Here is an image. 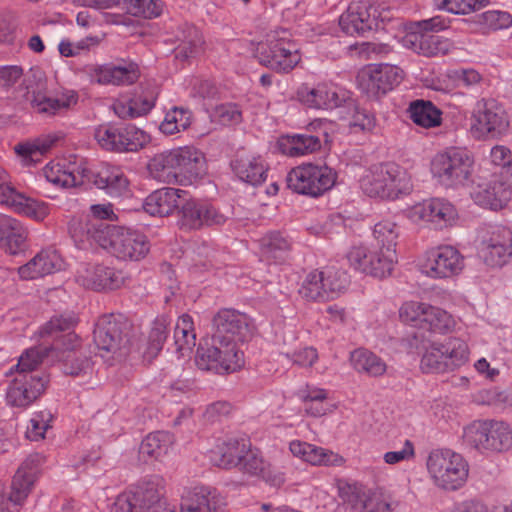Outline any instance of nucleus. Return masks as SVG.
I'll return each mask as SVG.
<instances>
[{"label": "nucleus", "instance_id": "obj_16", "mask_svg": "<svg viewBox=\"0 0 512 512\" xmlns=\"http://www.w3.org/2000/svg\"><path fill=\"white\" fill-rule=\"evenodd\" d=\"M405 213L414 223H430L438 229L455 225L459 217L456 207L444 198H432L417 203Z\"/></svg>", "mask_w": 512, "mask_h": 512}, {"label": "nucleus", "instance_id": "obj_5", "mask_svg": "<svg viewBox=\"0 0 512 512\" xmlns=\"http://www.w3.org/2000/svg\"><path fill=\"white\" fill-rule=\"evenodd\" d=\"M165 481L160 476L141 480L115 499L111 512H175L165 506Z\"/></svg>", "mask_w": 512, "mask_h": 512}, {"label": "nucleus", "instance_id": "obj_64", "mask_svg": "<svg viewBox=\"0 0 512 512\" xmlns=\"http://www.w3.org/2000/svg\"><path fill=\"white\" fill-rule=\"evenodd\" d=\"M211 120L222 125L237 124L242 119V112L235 103L217 105L210 114Z\"/></svg>", "mask_w": 512, "mask_h": 512}, {"label": "nucleus", "instance_id": "obj_45", "mask_svg": "<svg viewBox=\"0 0 512 512\" xmlns=\"http://www.w3.org/2000/svg\"><path fill=\"white\" fill-rule=\"evenodd\" d=\"M92 215L97 219L96 221H88L85 220L83 223L82 220L73 219L69 225V231L72 237L85 245L86 242L93 244L94 241L87 240V230L91 228L93 230L91 224H101L100 220L103 219H111L113 216L112 206L110 204H96L92 205L91 208Z\"/></svg>", "mask_w": 512, "mask_h": 512}, {"label": "nucleus", "instance_id": "obj_34", "mask_svg": "<svg viewBox=\"0 0 512 512\" xmlns=\"http://www.w3.org/2000/svg\"><path fill=\"white\" fill-rule=\"evenodd\" d=\"M238 468L250 475L260 476L266 482L274 486H279L284 483V474L274 471L268 461H266L258 449H253L249 442L248 450L244 453Z\"/></svg>", "mask_w": 512, "mask_h": 512}, {"label": "nucleus", "instance_id": "obj_13", "mask_svg": "<svg viewBox=\"0 0 512 512\" xmlns=\"http://www.w3.org/2000/svg\"><path fill=\"white\" fill-rule=\"evenodd\" d=\"M336 181V173L327 165L305 163L293 168L287 176L289 188L312 197L330 190Z\"/></svg>", "mask_w": 512, "mask_h": 512}, {"label": "nucleus", "instance_id": "obj_32", "mask_svg": "<svg viewBox=\"0 0 512 512\" xmlns=\"http://www.w3.org/2000/svg\"><path fill=\"white\" fill-rule=\"evenodd\" d=\"M289 450L293 456L315 466H340L344 463V458L337 453L300 440L291 441Z\"/></svg>", "mask_w": 512, "mask_h": 512}, {"label": "nucleus", "instance_id": "obj_36", "mask_svg": "<svg viewBox=\"0 0 512 512\" xmlns=\"http://www.w3.org/2000/svg\"><path fill=\"white\" fill-rule=\"evenodd\" d=\"M27 229L20 221L7 215H0V247L10 254H17L25 247Z\"/></svg>", "mask_w": 512, "mask_h": 512}, {"label": "nucleus", "instance_id": "obj_43", "mask_svg": "<svg viewBox=\"0 0 512 512\" xmlns=\"http://www.w3.org/2000/svg\"><path fill=\"white\" fill-rule=\"evenodd\" d=\"M169 324L170 321L165 316L157 317L153 322L147 341L139 348L146 360L151 361L162 350L168 336Z\"/></svg>", "mask_w": 512, "mask_h": 512}, {"label": "nucleus", "instance_id": "obj_17", "mask_svg": "<svg viewBox=\"0 0 512 512\" xmlns=\"http://www.w3.org/2000/svg\"><path fill=\"white\" fill-rule=\"evenodd\" d=\"M127 326L120 316L100 317L94 330V341L98 349L119 358L125 356L129 352L126 346L127 335L124 333Z\"/></svg>", "mask_w": 512, "mask_h": 512}, {"label": "nucleus", "instance_id": "obj_53", "mask_svg": "<svg viewBox=\"0 0 512 512\" xmlns=\"http://www.w3.org/2000/svg\"><path fill=\"white\" fill-rule=\"evenodd\" d=\"M27 91L23 97L26 101L30 102L33 109L42 114L53 115L58 112L57 101L55 98L48 97L46 95L44 86L42 84L37 85L35 88L30 89L29 86L25 88Z\"/></svg>", "mask_w": 512, "mask_h": 512}, {"label": "nucleus", "instance_id": "obj_26", "mask_svg": "<svg viewBox=\"0 0 512 512\" xmlns=\"http://www.w3.org/2000/svg\"><path fill=\"white\" fill-rule=\"evenodd\" d=\"M228 217L210 204L189 200L182 207L181 225L187 229H198L203 225H222Z\"/></svg>", "mask_w": 512, "mask_h": 512}, {"label": "nucleus", "instance_id": "obj_63", "mask_svg": "<svg viewBox=\"0 0 512 512\" xmlns=\"http://www.w3.org/2000/svg\"><path fill=\"white\" fill-rule=\"evenodd\" d=\"M53 415L48 410L35 412L27 427L26 435L32 441H38L45 437L46 431L51 427Z\"/></svg>", "mask_w": 512, "mask_h": 512}, {"label": "nucleus", "instance_id": "obj_57", "mask_svg": "<svg viewBox=\"0 0 512 512\" xmlns=\"http://www.w3.org/2000/svg\"><path fill=\"white\" fill-rule=\"evenodd\" d=\"M47 352L48 349L42 347H33L25 350L19 357L18 363L10 369L9 374H12L14 370L16 374H39L35 370L41 364Z\"/></svg>", "mask_w": 512, "mask_h": 512}, {"label": "nucleus", "instance_id": "obj_41", "mask_svg": "<svg viewBox=\"0 0 512 512\" xmlns=\"http://www.w3.org/2000/svg\"><path fill=\"white\" fill-rule=\"evenodd\" d=\"M95 184L112 197L125 195L129 188L127 177L117 167H104L98 172Z\"/></svg>", "mask_w": 512, "mask_h": 512}, {"label": "nucleus", "instance_id": "obj_61", "mask_svg": "<svg viewBox=\"0 0 512 512\" xmlns=\"http://www.w3.org/2000/svg\"><path fill=\"white\" fill-rule=\"evenodd\" d=\"M476 23L486 30H501L512 25V16L506 11L488 10L476 16Z\"/></svg>", "mask_w": 512, "mask_h": 512}, {"label": "nucleus", "instance_id": "obj_54", "mask_svg": "<svg viewBox=\"0 0 512 512\" xmlns=\"http://www.w3.org/2000/svg\"><path fill=\"white\" fill-rule=\"evenodd\" d=\"M373 237L376 242L375 246L384 250H391L396 254V245L399 237V228L389 220L378 222L374 226Z\"/></svg>", "mask_w": 512, "mask_h": 512}, {"label": "nucleus", "instance_id": "obj_14", "mask_svg": "<svg viewBox=\"0 0 512 512\" xmlns=\"http://www.w3.org/2000/svg\"><path fill=\"white\" fill-rule=\"evenodd\" d=\"M508 126L507 114L495 100L482 99L476 103L470 119V131L474 138H498L507 132Z\"/></svg>", "mask_w": 512, "mask_h": 512}, {"label": "nucleus", "instance_id": "obj_50", "mask_svg": "<svg viewBox=\"0 0 512 512\" xmlns=\"http://www.w3.org/2000/svg\"><path fill=\"white\" fill-rule=\"evenodd\" d=\"M174 444V436L165 431L150 433L142 441L140 453L150 458L160 459L168 454Z\"/></svg>", "mask_w": 512, "mask_h": 512}, {"label": "nucleus", "instance_id": "obj_38", "mask_svg": "<svg viewBox=\"0 0 512 512\" xmlns=\"http://www.w3.org/2000/svg\"><path fill=\"white\" fill-rule=\"evenodd\" d=\"M175 38L177 42L174 50L175 58L185 61L201 52L203 45L202 35L193 25L184 24L179 27Z\"/></svg>", "mask_w": 512, "mask_h": 512}, {"label": "nucleus", "instance_id": "obj_9", "mask_svg": "<svg viewBox=\"0 0 512 512\" xmlns=\"http://www.w3.org/2000/svg\"><path fill=\"white\" fill-rule=\"evenodd\" d=\"M480 258L487 266L502 267L512 256V231L500 224L485 223L477 229Z\"/></svg>", "mask_w": 512, "mask_h": 512}, {"label": "nucleus", "instance_id": "obj_28", "mask_svg": "<svg viewBox=\"0 0 512 512\" xmlns=\"http://www.w3.org/2000/svg\"><path fill=\"white\" fill-rule=\"evenodd\" d=\"M233 173L243 182L257 186L266 179L267 166L263 158L247 151H238L231 161Z\"/></svg>", "mask_w": 512, "mask_h": 512}, {"label": "nucleus", "instance_id": "obj_11", "mask_svg": "<svg viewBox=\"0 0 512 512\" xmlns=\"http://www.w3.org/2000/svg\"><path fill=\"white\" fill-rule=\"evenodd\" d=\"M259 62L280 73H288L301 61L297 46L288 40L287 32H274L268 35L266 43H260L257 48Z\"/></svg>", "mask_w": 512, "mask_h": 512}, {"label": "nucleus", "instance_id": "obj_48", "mask_svg": "<svg viewBox=\"0 0 512 512\" xmlns=\"http://www.w3.org/2000/svg\"><path fill=\"white\" fill-rule=\"evenodd\" d=\"M408 112L418 126L433 128L441 124L442 112L430 101L415 100L410 103Z\"/></svg>", "mask_w": 512, "mask_h": 512}, {"label": "nucleus", "instance_id": "obj_31", "mask_svg": "<svg viewBox=\"0 0 512 512\" xmlns=\"http://www.w3.org/2000/svg\"><path fill=\"white\" fill-rule=\"evenodd\" d=\"M403 78V70L396 65H375L367 70L366 89L373 95L385 94L399 85Z\"/></svg>", "mask_w": 512, "mask_h": 512}, {"label": "nucleus", "instance_id": "obj_2", "mask_svg": "<svg viewBox=\"0 0 512 512\" xmlns=\"http://www.w3.org/2000/svg\"><path fill=\"white\" fill-rule=\"evenodd\" d=\"M91 226L93 230L88 228L87 240L94 241L119 260L140 261L150 250L147 237L136 230L105 223Z\"/></svg>", "mask_w": 512, "mask_h": 512}, {"label": "nucleus", "instance_id": "obj_18", "mask_svg": "<svg viewBox=\"0 0 512 512\" xmlns=\"http://www.w3.org/2000/svg\"><path fill=\"white\" fill-rule=\"evenodd\" d=\"M90 168L84 158L74 157L62 162H50L43 169L45 179L56 187L72 188L82 185L90 176Z\"/></svg>", "mask_w": 512, "mask_h": 512}, {"label": "nucleus", "instance_id": "obj_7", "mask_svg": "<svg viewBox=\"0 0 512 512\" xmlns=\"http://www.w3.org/2000/svg\"><path fill=\"white\" fill-rule=\"evenodd\" d=\"M466 444L483 454L502 453L512 448V429L503 421L478 420L464 428Z\"/></svg>", "mask_w": 512, "mask_h": 512}, {"label": "nucleus", "instance_id": "obj_30", "mask_svg": "<svg viewBox=\"0 0 512 512\" xmlns=\"http://www.w3.org/2000/svg\"><path fill=\"white\" fill-rule=\"evenodd\" d=\"M139 69L133 62L107 64L94 69L92 81L100 85H130L139 78Z\"/></svg>", "mask_w": 512, "mask_h": 512}, {"label": "nucleus", "instance_id": "obj_3", "mask_svg": "<svg viewBox=\"0 0 512 512\" xmlns=\"http://www.w3.org/2000/svg\"><path fill=\"white\" fill-rule=\"evenodd\" d=\"M364 194L372 198L395 200L412 191L411 177L395 163L373 165L360 179Z\"/></svg>", "mask_w": 512, "mask_h": 512}, {"label": "nucleus", "instance_id": "obj_39", "mask_svg": "<svg viewBox=\"0 0 512 512\" xmlns=\"http://www.w3.org/2000/svg\"><path fill=\"white\" fill-rule=\"evenodd\" d=\"M262 256L274 262L285 261L292 249L291 239L281 232H270L260 240Z\"/></svg>", "mask_w": 512, "mask_h": 512}, {"label": "nucleus", "instance_id": "obj_59", "mask_svg": "<svg viewBox=\"0 0 512 512\" xmlns=\"http://www.w3.org/2000/svg\"><path fill=\"white\" fill-rule=\"evenodd\" d=\"M429 306L430 304L424 302L408 301L401 306L399 316L404 323L423 328Z\"/></svg>", "mask_w": 512, "mask_h": 512}, {"label": "nucleus", "instance_id": "obj_23", "mask_svg": "<svg viewBox=\"0 0 512 512\" xmlns=\"http://www.w3.org/2000/svg\"><path fill=\"white\" fill-rule=\"evenodd\" d=\"M77 280L84 287L102 291L120 288L125 283V276L122 271L96 264L79 271Z\"/></svg>", "mask_w": 512, "mask_h": 512}, {"label": "nucleus", "instance_id": "obj_4", "mask_svg": "<svg viewBox=\"0 0 512 512\" xmlns=\"http://www.w3.org/2000/svg\"><path fill=\"white\" fill-rule=\"evenodd\" d=\"M474 166V159L467 150L449 148L434 155L430 172L439 185L455 189L473 181Z\"/></svg>", "mask_w": 512, "mask_h": 512}, {"label": "nucleus", "instance_id": "obj_44", "mask_svg": "<svg viewBox=\"0 0 512 512\" xmlns=\"http://www.w3.org/2000/svg\"><path fill=\"white\" fill-rule=\"evenodd\" d=\"M446 372L454 371L465 365L469 360L468 344L457 337H450L441 342Z\"/></svg>", "mask_w": 512, "mask_h": 512}, {"label": "nucleus", "instance_id": "obj_37", "mask_svg": "<svg viewBox=\"0 0 512 512\" xmlns=\"http://www.w3.org/2000/svg\"><path fill=\"white\" fill-rule=\"evenodd\" d=\"M277 148L284 155L299 157L319 150L321 148V141L317 136L313 135H284L278 139Z\"/></svg>", "mask_w": 512, "mask_h": 512}, {"label": "nucleus", "instance_id": "obj_46", "mask_svg": "<svg viewBox=\"0 0 512 512\" xmlns=\"http://www.w3.org/2000/svg\"><path fill=\"white\" fill-rule=\"evenodd\" d=\"M350 363L357 372L373 377L383 375L387 369L385 362L380 357L364 348L351 352Z\"/></svg>", "mask_w": 512, "mask_h": 512}, {"label": "nucleus", "instance_id": "obj_15", "mask_svg": "<svg viewBox=\"0 0 512 512\" xmlns=\"http://www.w3.org/2000/svg\"><path fill=\"white\" fill-rule=\"evenodd\" d=\"M465 267L462 253L451 245H441L426 252L420 271L431 279H448L459 275Z\"/></svg>", "mask_w": 512, "mask_h": 512}, {"label": "nucleus", "instance_id": "obj_27", "mask_svg": "<svg viewBox=\"0 0 512 512\" xmlns=\"http://www.w3.org/2000/svg\"><path fill=\"white\" fill-rule=\"evenodd\" d=\"M186 196V191L182 189L161 188L145 199L143 207L152 216H168L189 201Z\"/></svg>", "mask_w": 512, "mask_h": 512}, {"label": "nucleus", "instance_id": "obj_12", "mask_svg": "<svg viewBox=\"0 0 512 512\" xmlns=\"http://www.w3.org/2000/svg\"><path fill=\"white\" fill-rule=\"evenodd\" d=\"M43 457L39 454L30 455L16 471L11 492L7 494L5 486L0 483V512H19L39 474Z\"/></svg>", "mask_w": 512, "mask_h": 512}, {"label": "nucleus", "instance_id": "obj_24", "mask_svg": "<svg viewBox=\"0 0 512 512\" xmlns=\"http://www.w3.org/2000/svg\"><path fill=\"white\" fill-rule=\"evenodd\" d=\"M373 257H376L374 246H353L347 253L348 262L356 271L376 278H384L390 275L391 259L389 256L383 257L381 260L378 259V262H373Z\"/></svg>", "mask_w": 512, "mask_h": 512}, {"label": "nucleus", "instance_id": "obj_56", "mask_svg": "<svg viewBox=\"0 0 512 512\" xmlns=\"http://www.w3.org/2000/svg\"><path fill=\"white\" fill-rule=\"evenodd\" d=\"M456 325L455 318L436 306H429L428 312H426V318H424L423 329H428L438 333H446L454 329Z\"/></svg>", "mask_w": 512, "mask_h": 512}, {"label": "nucleus", "instance_id": "obj_60", "mask_svg": "<svg viewBox=\"0 0 512 512\" xmlns=\"http://www.w3.org/2000/svg\"><path fill=\"white\" fill-rule=\"evenodd\" d=\"M489 0H436L438 10L455 15H465L486 6Z\"/></svg>", "mask_w": 512, "mask_h": 512}, {"label": "nucleus", "instance_id": "obj_19", "mask_svg": "<svg viewBox=\"0 0 512 512\" xmlns=\"http://www.w3.org/2000/svg\"><path fill=\"white\" fill-rule=\"evenodd\" d=\"M178 184L192 185L206 174L204 154L192 145L171 149Z\"/></svg>", "mask_w": 512, "mask_h": 512}, {"label": "nucleus", "instance_id": "obj_22", "mask_svg": "<svg viewBox=\"0 0 512 512\" xmlns=\"http://www.w3.org/2000/svg\"><path fill=\"white\" fill-rule=\"evenodd\" d=\"M297 99L305 106L315 109H334L345 100V93L333 84L320 83L314 87L301 85Z\"/></svg>", "mask_w": 512, "mask_h": 512}, {"label": "nucleus", "instance_id": "obj_51", "mask_svg": "<svg viewBox=\"0 0 512 512\" xmlns=\"http://www.w3.org/2000/svg\"><path fill=\"white\" fill-rule=\"evenodd\" d=\"M192 123V112L183 107H172L165 114L159 129L165 135H174L185 131Z\"/></svg>", "mask_w": 512, "mask_h": 512}, {"label": "nucleus", "instance_id": "obj_21", "mask_svg": "<svg viewBox=\"0 0 512 512\" xmlns=\"http://www.w3.org/2000/svg\"><path fill=\"white\" fill-rule=\"evenodd\" d=\"M47 379L40 374L18 373L8 387L6 399L14 407L25 408L45 390Z\"/></svg>", "mask_w": 512, "mask_h": 512}, {"label": "nucleus", "instance_id": "obj_55", "mask_svg": "<svg viewBox=\"0 0 512 512\" xmlns=\"http://www.w3.org/2000/svg\"><path fill=\"white\" fill-rule=\"evenodd\" d=\"M420 367L425 373L446 372L441 342H429L423 347Z\"/></svg>", "mask_w": 512, "mask_h": 512}, {"label": "nucleus", "instance_id": "obj_33", "mask_svg": "<svg viewBox=\"0 0 512 512\" xmlns=\"http://www.w3.org/2000/svg\"><path fill=\"white\" fill-rule=\"evenodd\" d=\"M62 264V258L55 250H42L19 267L18 273L24 280H33L60 270Z\"/></svg>", "mask_w": 512, "mask_h": 512}, {"label": "nucleus", "instance_id": "obj_42", "mask_svg": "<svg viewBox=\"0 0 512 512\" xmlns=\"http://www.w3.org/2000/svg\"><path fill=\"white\" fill-rule=\"evenodd\" d=\"M149 175L162 183L178 184L171 149L154 155L147 164Z\"/></svg>", "mask_w": 512, "mask_h": 512}, {"label": "nucleus", "instance_id": "obj_8", "mask_svg": "<svg viewBox=\"0 0 512 512\" xmlns=\"http://www.w3.org/2000/svg\"><path fill=\"white\" fill-rule=\"evenodd\" d=\"M390 19L389 8L371 0H360L351 3L340 16L339 26L347 35L363 36L366 32L381 28Z\"/></svg>", "mask_w": 512, "mask_h": 512}, {"label": "nucleus", "instance_id": "obj_52", "mask_svg": "<svg viewBox=\"0 0 512 512\" xmlns=\"http://www.w3.org/2000/svg\"><path fill=\"white\" fill-rule=\"evenodd\" d=\"M327 300L334 299L343 293L349 285V276L346 271L335 267H328L321 271Z\"/></svg>", "mask_w": 512, "mask_h": 512}, {"label": "nucleus", "instance_id": "obj_49", "mask_svg": "<svg viewBox=\"0 0 512 512\" xmlns=\"http://www.w3.org/2000/svg\"><path fill=\"white\" fill-rule=\"evenodd\" d=\"M174 341L176 350L181 356L192 351L196 345V334L192 317L188 314L181 315L174 329Z\"/></svg>", "mask_w": 512, "mask_h": 512}, {"label": "nucleus", "instance_id": "obj_25", "mask_svg": "<svg viewBox=\"0 0 512 512\" xmlns=\"http://www.w3.org/2000/svg\"><path fill=\"white\" fill-rule=\"evenodd\" d=\"M471 197L479 206L498 210L510 199V192L499 176L492 175L489 180H481L473 186Z\"/></svg>", "mask_w": 512, "mask_h": 512}, {"label": "nucleus", "instance_id": "obj_40", "mask_svg": "<svg viewBox=\"0 0 512 512\" xmlns=\"http://www.w3.org/2000/svg\"><path fill=\"white\" fill-rule=\"evenodd\" d=\"M54 141V138L46 136L21 142L14 146V152L23 166H32L41 160Z\"/></svg>", "mask_w": 512, "mask_h": 512}, {"label": "nucleus", "instance_id": "obj_58", "mask_svg": "<svg viewBox=\"0 0 512 512\" xmlns=\"http://www.w3.org/2000/svg\"><path fill=\"white\" fill-rule=\"evenodd\" d=\"M299 293L307 300H327L321 271L314 270L310 272L303 281Z\"/></svg>", "mask_w": 512, "mask_h": 512}, {"label": "nucleus", "instance_id": "obj_62", "mask_svg": "<svg viewBox=\"0 0 512 512\" xmlns=\"http://www.w3.org/2000/svg\"><path fill=\"white\" fill-rule=\"evenodd\" d=\"M15 212L33 220L42 221L49 214V206L44 201H40L23 194Z\"/></svg>", "mask_w": 512, "mask_h": 512}, {"label": "nucleus", "instance_id": "obj_47", "mask_svg": "<svg viewBox=\"0 0 512 512\" xmlns=\"http://www.w3.org/2000/svg\"><path fill=\"white\" fill-rule=\"evenodd\" d=\"M154 94H136L126 101H119L115 104V112L121 118H136L146 115L155 105Z\"/></svg>", "mask_w": 512, "mask_h": 512}, {"label": "nucleus", "instance_id": "obj_29", "mask_svg": "<svg viewBox=\"0 0 512 512\" xmlns=\"http://www.w3.org/2000/svg\"><path fill=\"white\" fill-rule=\"evenodd\" d=\"M403 45L419 55L426 57H435L447 54L452 48L453 43L442 36L413 31L405 35Z\"/></svg>", "mask_w": 512, "mask_h": 512}, {"label": "nucleus", "instance_id": "obj_20", "mask_svg": "<svg viewBox=\"0 0 512 512\" xmlns=\"http://www.w3.org/2000/svg\"><path fill=\"white\" fill-rule=\"evenodd\" d=\"M226 499L215 488L195 486L185 489L180 497V512H225Z\"/></svg>", "mask_w": 512, "mask_h": 512}, {"label": "nucleus", "instance_id": "obj_6", "mask_svg": "<svg viewBox=\"0 0 512 512\" xmlns=\"http://www.w3.org/2000/svg\"><path fill=\"white\" fill-rule=\"evenodd\" d=\"M426 468L433 484L444 490L460 488L469 472L463 456L450 449L432 450L427 457Z\"/></svg>", "mask_w": 512, "mask_h": 512}, {"label": "nucleus", "instance_id": "obj_1", "mask_svg": "<svg viewBox=\"0 0 512 512\" xmlns=\"http://www.w3.org/2000/svg\"><path fill=\"white\" fill-rule=\"evenodd\" d=\"M213 326L211 343L197 349V367L218 374L237 371L244 365L240 345L249 341L255 330L252 319L234 309H221L213 318Z\"/></svg>", "mask_w": 512, "mask_h": 512}, {"label": "nucleus", "instance_id": "obj_35", "mask_svg": "<svg viewBox=\"0 0 512 512\" xmlns=\"http://www.w3.org/2000/svg\"><path fill=\"white\" fill-rule=\"evenodd\" d=\"M249 440L245 438H229L217 444L211 451L212 462L221 468L238 467L244 453L248 450Z\"/></svg>", "mask_w": 512, "mask_h": 512}, {"label": "nucleus", "instance_id": "obj_10", "mask_svg": "<svg viewBox=\"0 0 512 512\" xmlns=\"http://www.w3.org/2000/svg\"><path fill=\"white\" fill-rule=\"evenodd\" d=\"M94 138L98 145L117 153L137 152L151 141L150 135L133 124H105L95 128Z\"/></svg>", "mask_w": 512, "mask_h": 512}]
</instances>
